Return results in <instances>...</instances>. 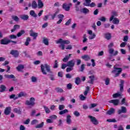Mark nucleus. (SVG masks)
I'll list each match as a JSON object with an SVG mask.
<instances>
[{
    "label": "nucleus",
    "mask_w": 130,
    "mask_h": 130,
    "mask_svg": "<svg viewBox=\"0 0 130 130\" xmlns=\"http://www.w3.org/2000/svg\"><path fill=\"white\" fill-rule=\"evenodd\" d=\"M41 71L43 75H47V73L52 74L50 66L48 65L47 63H45L44 65H43V64L41 65Z\"/></svg>",
    "instance_id": "f257e3e1"
},
{
    "label": "nucleus",
    "mask_w": 130,
    "mask_h": 130,
    "mask_svg": "<svg viewBox=\"0 0 130 130\" xmlns=\"http://www.w3.org/2000/svg\"><path fill=\"white\" fill-rule=\"evenodd\" d=\"M56 44H61L59 46V47L61 48L62 50H64V44L68 45L71 43V41L69 40H63L62 39H59L58 40L55 41Z\"/></svg>",
    "instance_id": "f03ea898"
},
{
    "label": "nucleus",
    "mask_w": 130,
    "mask_h": 130,
    "mask_svg": "<svg viewBox=\"0 0 130 130\" xmlns=\"http://www.w3.org/2000/svg\"><path fill=\"white\" fill-rule=\"evenodd\" d=\"M121 72H122V69H121V68H117V66L116 65H115L114 66V70L112 71L111 73L112 74H114V73H116L114 76V78H116V77H119Z\"/></svg>",
    "instance_id": "7ed1b4c3"
},
{
    "label": "nucleus",
    "mask_w": 130,
    "mask_h": 130,
    "mask_svg": "<svg viewBox=\"0 0 130 130\" xmlns=\"http://www.w3.org/2000/svg\"><path fill=\"white\" fill-rule=\"evenodd\" d=\"M25 105L30 106V107H34L35 106V99L31 97L29 99V101H26Z\"/></svg>",
    "instance_id": "20e7f679"
},
{
    "label": "nucleus",
    "mask_w": 130,
    "mask_h": 130,
    "mask_svg": "<svg viewBox=\"0 0 130 130\" xmlns=\"http://www.w3.org/2000/svg\"><path fill=\"white\" fill-rule=\"evenodd\" d=\"M73 4L69 3V4L67 3H64L62 5V9L66 10L67 12H69L71 10V7H72Z\"/></svg>",
    "instance_id": "39448f33"
},
{
    "label": "nucleus",
    "mask_w": 130,
    "mask_h": 130,
    "mask_svg": "<svg viewBox=\"0 0 130 130\" xmlns=\"http://www.w3.org/2000/svg\"><path fill=\"white\" fill-rule=\"evenodd\" d=\"M88 118L90 119V121L93 123V124H94V125H97V124H99V122H98V120L97 119H96V117L89 115Z\"/></svg>",
    "instance_id": "423d86ee"
},
{
    "label": "nucleus",
    "mask_w": 130,
    "mask_h": 130,
    "mask_svg": "<svg viewBox=\"0 0 130 130\" xmlns=\"http://www.w3.org/2000/svg\"><path fill=\"white\" fill-rule=\"evenodd\" d=\"M10 54H11V55H13V56H14V57H15V58H17V57H19V51L17 50H12L10 51Z\"/></svg>",
    "instance_id": "0eeeda50"
},
{
    "label": "nucleus",
    "mask_w": 130,
    "mask_h": 130,
    "mask_svg": "<svg viewBox=\"0 0 130 130\" xmlns=\"http://www.w3.org/2000/svg\"><path fill=\"white\" fill-rule=\"evenodd\" d=\"M10 40L7 39L6 38H4L0 41V43L2 45H8V44L10 43Z\"/></svg>",
    "instance_id": "6e6552de"
},
{
    "label": "nucleus",
    "mask_w": 130,
    "mask_h": 130,
    "mask_svg": "<svg viewBox=\"0 0 130 130\" xmlns=\"http://www.w3.org/2000/svg\"><path fill=\"white\" fill-rule=\"evenodd\" d=\"M75 59H72L70 61H69L67 62V67H69V68H74V67H75Z\"/></svg>",
    "instance_id": "1a4fd4ad"
},
{
    "label": "nucleus",
    "mask_w": 130,
    "mask_h": 130,
    "mask_svg": "<svg viewBox=\"0 0 130 130\" xmlns=\"http://www.w3.org/2000/svg\"><path fill=\"white\" fill-rule=\"evenodd\" d=\"M109 103H112L115 106H117L119 104V99L111 100L109 101Z\"/></svg>",
    "instance_id": "9d476101"
},
{
    "label": "nucleus",
    "mask_w": 130,
    "mask_h": 130,
    "mask_svg": "<svg viewBox=\"0 0 130 130\" xmlns=\"http://www.w3.org/2000/svg\"><path fill=\"white\" fill-rule=\"evenodd\" d=\"M63 18H64V15L63 14H59L58 15V18L59 19L58 21H57V24L59 25V24H61L62 22V20H63Z\"/></svg>",
    "instance_id": "9b49d317"
},
{
    "label": "nucleus",
    "mask_w": 130,
    "mask_h": 130,
    "mask_svg": "<svg viewBox=\"0 0 130 130\" xmlns=\"http://www.w3.org/2000/svg\"><path fill=\"white\" fill-rule=\"evenodd\" d=\"M30 32V36H31L33 37L34 40H36L37 37H38V33L37 32H33V29H31L29 31Z\"/></svg>",
    "instance_id": "f8f14e48"
},
{
    "label": "nucleus",
    "mask_w": 130,
    "mask_h": 130,
    "mask_svg": "<svg viewBox=\"0 0 130 130\" xmlns=\"http://www.w3.org/2000/svg\"><path fill=\"white\" fill-rule=\"evenodd\" d=\"M127 110H126V108L125 107H121V109H119L118 110V114H121V113H125Z\"/></svg>",
    "instance_id": "ddd939ff"
},
{
    "label": "nucleus",
    "mask_w": 130,
    "mask_h": 130,
    "mask_svg": "<svg viewBox=\"0 0 130 130\" xmlns=\"http://www.w3.org/2000/svg\"><path fill=\"white\" fill-rule=\"evenodd\" d=\"M120 83L119 84L120 92H123V85H124V80L120 79Z\"/></svg>",
    "instance_id": "4468645a"
},
{
    "label": "nucleus",
    "mask_w": 130,
    "mask_h": 130,
    "mask_svg": "<svg viewBox=\"0 0 130 130\" xmlns=\"http://www.w3.org/2000/svg\"><path fill=\"white\" fill-rule=\"evenodd\" d=\"M13 112L17 113V114H22V109L21 108H15L13 109Z\"/></svg>",
    "instance_id": "2eb2a0df"
},
{
    "label": "nucleus",
    "mask_w": 130,
    "mask_h": 130,
    "mask_svg": "<svg viewBox=\"0 0 130 130\" xmlns=\"http://www.w3.org/2000/svg\"><path fill=\"white\" fill-rule=\"evenodd\" d=\"M72 116L71 115H68L67 116L66 122L67 124H71L72 123Z\"/></svg>",
    "instance_id": "dca6fc26"
},
{
    "label": "nucleus",
    "mask_w": 130,
    "mask_h": 130,
    "mask_svg": "<svg viewBox=\"0 0 130 130\" xmlns=\"http://www.w3.org/2000/svg\"><path fill=\"white\" fill-rule=\"evenodd\" d=\"M11 107H6L4 111L5 115H9V114L11 113Z\"/></svg>",
    "instance_id": "f3484780"
},
{
    "label": "nucleus",
    "mask_w": 130,
    "mask_h": 130,
    "mask_svg": "<svg viewBox=\"0 0 130 130\" xmlns=\"http://www.w3.org/2000/svg\"><path fill=\"white\" fill-rule=\"evenodd\" d=\"M114 17H117V12H116V11L112 12L111 17L110 18V22L112 21V20H113Z\"/></svg>",
    "instance_id": "a211bd4d"
},
{
    "label": "nucleus",
    "mask_w": 130,
    "mask_h": 130,
    "mask_svg": "<svg viewBox=\"0 0 130 130\" xmlns=\"http://www.w3.org/2000/svg\"><path fill=\"white\" fill-rule=\"evenodd\" d=\"M20 19L23 21H27L29 19V16L28 15H20Z\"/></svg>",
    "instance_id": "6ab92c4d"
},
{
    "label": "nucleus",
    "mask_w": 130,
    "mask_h": 130,
    "mask_svg": "<svg viewBox=\"0 0 130 130\" xmlns=\"http://www.w3.org/2000/svg\"><path fill=\"white\" fill-rule=\"evenodd\" d=\"M0 92L1 93H3L4 92H6V90L7 89V87H6V85L4 84H2L0 85Z\"/></svg>",
    "instance_id": "aec40b11"
},
{
    "label": "nucleus",
    "mask_w": 130,
    "mask_h": 130,
    "mask_svg": "<svg viewBox=\"0 0 130 130\" xmlns=\"http://www.w3.org/2000/svg\"><path fill=\"white\" fill-rule=\"evenodd\" d=\"M38 6L39 9H42L44 6V4H43V3L41 0H38Z\"/></svg>",
    "instance_id": "412c9836"
},
{
    "label": "nucleus",
    "mask_w": 130,
    "mask_h": 130,
    "mask_svg": "<svg viewBox=\"0 0 130 130\" xmlns=\"http://www.w3.org/2000/svg\"><path fill=\"white\" fill-rule=\"evenodd\" d=\"M115 112V110L113 108H111L109 111L107 112V114L109 115H111V114H113Z\"/></svg>",
    "instance_id": "4be33fe9"
},
{
    "label": "nucleus",
    "mask_w": 130,
    "mask_h": 130,
    "mask_svg": "<svg viewBox=\"0 0 130 130\" xmlns=\"http://www.w3.org/2000/svg\"><path fill=\"white\" fill-rule=\"evenodd\" d=\"M26 96H27V93H24V92L23 91H21L20 92H19L18 94V98H21V97H26Z\"/></svg>",
    "instance_id": "5701e85b"
},
{
    "label": "nucleus",
    "mask_w": 130,
    "mask_h": 130,
    "mask_svg": "<svg viewBox=\"0 0 130 130\" xmlns=\"http://www.w3.org/2000/svg\"><path fill=\"white\" fill-rule=\"evenodd\" d=\"M89 79H90V80L88 81V83H89V84H93L94 83V80L95 79V76H94V75H91V76H89Z\"/></svg>",
    "instance_id": "b1692460"
},
{
    "label": "nucleus",
    "mask_w": 130,
    "mask_h": 130,
    "mask_svg": "<svg viewBox=\"0 0 130 130\" xmlns=\"http://www.w3.org/2000/svg\"><path fill=\"white\" fill-rule=\"evenodd\" d=\"M81 58H82V59H84L85 61H88V60H90V59H91V58H90V56H89L88 55L82 56Z\"/></svg>",
    "instance_id": "393cba45"
},
{
    "label": "nucleus",
    "mask_w": 130,
    "mask_h": 130,
    "mask_svg": "<svg viewBox=\"0 0 130 130\" xmlns=\"http://www.w3.org/2000/svg\"><path fill=\"white\" fill-rule=\"evenodd\" d=\"M43 43H44L45 45H49V42L48 41V39L45 37L43 38Z\"/></svg>",
    "instance_id": "a878e982"
},
{
    "label": "nucleus",
    "mask_w": 130,
    "mask_h": 130,
    "mask_svg": "<svg viewBox=\"0 0 130 130\" xmlns=\"http://www.w3.org/2000/svg\"><path fill=\"white\" fill-rule=\"evenodd\" d=\"M113 24H115V25H118L119 24V19H118L117 18L115 17L112 20Z\"/></svg>",
    "instance_id": "bb28decb"
},
{
    "label": "nucleus",
    "mask_w": 130,
    "mask_h": 130,
    "mask_svg": "<svg viewBox=\"0 0 130 130\" xmlns=\"http://www.w3.org/2000/svg\"><path fill=\"white\" fill-rule=\"evenodd\" d=\"M5 78L6 79H15V76L13 74L9 75V74H6L4 75Z\"/></svg>",
    "instance_id": "cd10ccee"
},
{
    "label": "nucleus",
    "mask_w": 130,
    "mask_h": 130,
    "mask_svg": "<svg viewBox=\"0 0 130 130\" xmlns=\"http://www.w3.org/2000/svg\"><path fill=\"white\" fill-rule=\"evenodd\" d=\"M71 55L72 54H69L68 56H66L62 59V61L63 62H67V61H69V59H70V57H71Z\"/></svg>",
    "instance_id": "c85d7f7f"
},
{
    "label": "nucleus",
    "mask_w": 130,
    "mask_h": 130,
    "mask_svg": "<svg viewBox=\"0 0 130 130\" xmlns=\"http://www.w3.org/2000/svg\"><path fill=\"white\" fill-rule=\"evenodd\" d=\"M29 14L34 18H37V14L35 13V11H34V10L30 11Z\"/></svg>",
    "instance_id": "c756f323"
},
{
    "label": "nucleus",
    "mask_w": 130,
    "mask_h": 130,
    "mask_svg": "<svg viewBox=\"0 0 130 130\" xmlns=\"http://www.w3.org/2000/svg\"><path fill=\"white\" fill-rule=\"evenodd\" d=\"M16 70L18 72H21L22 70H24V66L22 64H19L16 67Z\"/></svg>",
    "instance_id": "7c9ffc66"
},
{
    "label": "nucleus",
    "mask_w": 130,
    "mask_h": 130,
    "mask_svg": "<svg viewBox=\"0 0 130 130\" xmlns=\"http://www.w3.org/2000/svg\"><path fill=\"white\" fill-rule=\"evenodd\" d=\"M55 90L57 93H63L64 92L63 89L60 87H56Z\"/></svg>",
    "instance_id": "2f4dec72"
},
{
    "label": "nucleus",
    "mask_w": 130,
    "mask_h": 130,
    "mask_svg": "<svg viewBox=\"0 0 130 130\" xmlns=\"http://www.w3.org/2000/svg\"><path fill=\"white\" fill-rule=\"evenodd\" d=\"M31 7L32 9H37V7H38V5H37L36 1H32L31 3Z\"/></svg>",
    "instance_id": "473e14b6"
},
{
    "label": "nucleus",
    "mask_w": 130,
    "mask_h": 130,
    "mask_svg": "<svg viewBox=\"0 0 130 130\" xmlns=\"http://www.w3.org/2000/svg\"><path fill=\"white\" fill-rule=\"evenodd\" d=\"M30 41H31V38L30 37H27L24 44L25 46H28V45L30 44Z\"/></svg>",
    "instance_id": "72a5a7b5"
},
{
    "label": "nucleus",
    "mask_w": 130,
    "mask_h": 130,
    "mask_svg": "<svg viewBox=\"0 0 130 130\" xmlns=\"http://www.w3.org/2000/svg\"><path fill=\"white\" fill-rule=\"evenodd\" d=\"M105 38L107 40H110L111 39V34L110 33H106L105 34Z\"/></svg>",
    "instance_id": "f704fd0d"
},
{
    "label": "nucleus",
    "mask_w": 130,
    "mask_h": 130,
    "mask_svg": "<svg viewBox=\"0 0 130 130\" xmlns=\"http://www.w3.org/2000/svg\"><path fill=\"white\" fill-rule=\"evenodd\" d=\"M16 29H20V25L16 24L13 26V28L11 29V32H15Z\"/></svg>",
    "instance_id": "c9c22d12"
},
{
    "label": "nucleus",
    "mask_w": 130,
    "mask_h": 130,
    "mask_svg": "<svg viewBox=\"0 0 130 130\" xmlns=\"http://www.w3.org/2000/svg\"><path fill=\"white\" fill-rule=\"evenodd\" d=\"M68 112H69V110L68 109H64L63 110H62L59 112V114L60 115H62V114H64L65 113H68Z\"/></svg>",
    "instance_id": "e433bc0d"
},
{
    "label": "nucleus",
    "mask_w": 130,
    "mask_h": 130,
    "mask_svg": "<svg viewBox=\"0 0 130 130\" xmlns=\"http://www.w3.org/2000/svg\"><path fill=\"white\" fill-rule=\"evenodd\" d=\"M75 83L76 85H80V83H81V78H80V77H76Z\"/></svg>",
    "instance_id": "4c0bfd02"
},
{
    "label": "nucleus",
    "mask_w": 130,
    "mask_h": 130,
    "mask_svg": "<svg viewBox=\"0 0 130 130\" xmlns=\"http://www.w3.org/2000/svg\"><path fill=\"white\" fill-rule=\"evenodd\" d=\"M23 34H25V30H21L20 32H18L17 36V37H21V35H23Z\"/></svg>",
    "instance_id": "58836bf2"
},
{
    "label": "nucleus",
    "mask_w": 130,
    "mask_h": 130,
    "mask_svg": "<svg viewBox=\"0 0 130 130\" xmlns=\"http://www.w3.org/2000/svg\"><path fill=\"white\" fill-rule=\"evenodd\" d=\"M44 125V122H42L41 123L39 124L36 126V128H41V127H43Z\"/></svg>",
    "instance_id": "ea45409f"
},
{
    "label": "nucleus",
    "mask_w": 130,
    "mask_h": 130,
    "mask_svg": "<svg viewBox=\"0 0 130 130\" xmlns=\"http://www.w3.org/2000/svg\"><path fill=\"white\" fill-rule=\"evenodd\" d=\"M58 13V12H57V11H56L53 14L51 15L52 20H54V19H55V18L57 16Z\"/></svg>",
    "instance_id": "a19ab883"
},
{
    "label": "nucleus",
    "mask_w": 130,
    "mask_h": 130,
    "mask_svg": "<svg viewBox=\"0 0 130 130\" xmlns=\"http://www.w3.org/2000/svg\"><path fill=\"white\" fill-rule=\"evenodd\" d=\"M58 68V61L55 60L54 61V66H53V69H57Z\"/></svg>",
    "instance_id": "79ce46f5"
},
{
    "label": "nucleus",
    "mask_w": 130,
    "mask_h": 130,
    "mask_svg": "<svg viewBox=\"0 0 130 130\" xmlns=\"http://www.w3.org/2000/svg\"><path fill=\"white\" fill-rule=\"evenodd\" d=\"M43 108L44 109V110L46 112V113H50V110H49V108H48V107L44 106Z\"/></svg>",
    "instance_id": "37998d69"
},
{
    "label": "nucleus",
    "mask_w": 130,
    "mask_h": 130,
    "mask_svg": "<svg viewBox=\"0 0 130 130\" xmlns=\"http://www.w3.org/2000/svg\"><path fill=\"white\" fill-rule=\"evenodd\" d=\"M37 123H38V120L37 119H34L31 121L30 124L31 125H34L37 124Z\"/></svg>",
    "instance_id": "c03bdc74"
},
{
    "label": "nucleus",
    "mask_w": 130,
    "mask_h": 130,
    "mask_svg": "<svg viewBox=\"0 0 130 130\" xmlns=\"http://www.w3.org/2000/svg\"><path fill=\"white\" fill-rule=\"evenodd\" d=\"M9 98H10V99H14V100H17L18 97L16 96V94H11Z\"/></svg>",
    "instance_id": "a18cd8bd"
},
{
    "label": "nucleus",
    "mask_w": 130,
    "mask_h": 130,
    "mask_svg": "<svg viewBox=\"0 0 130 130\" xmlns=\"http://www.w3.org/2000/svg\"><path fill=\"white\" fill-rule=\"evenodd\" d=\"M89 9L86 8H84L82 9V13H83V14H88V13H89Z\"/></svg>",
    "instance_id": "49530a36"
},
{
    "label": "nucleus",
    "mask_w": 130,
    "mask_h": 130,
    "mask_svg": "<svg viewBox=\"0 0 130 130\" xmlns=\"http://www.w3.org/2000/svg\"><path fill=\"white\" fill-rule=\"evenodd\" d=\"M121 105H123V104H124V105H125V106H128V104H126V103H125V98H123L122 99V100H121Z\"/></svg>",
    "instance_id": "de8ad7c7"
},
{
    "label": "nucleus",
    "mask_w": 130,
    "mask_h": 130,
    "mask_svg": "<svg viewBox=\"0 0 130 130\" xmlns=\"http://www.w3.org/2000/svg\"><path fill=\"white\" fill-rule=\"evenodd\" d=\"M120 93H116L113 94V98H117V97H120Z\"/></svg>",
    "instance_id": "09e8293b"
},
{
    "label": "nucleus",
    "mask_w": 130,
    "mask_h": 130,
    "mask_svg": "<svg viewBox=\"0 0 130 130\" xmlns=\"http://www.w3.org/2000/svg\"><path fill=\"white\" fill-rule=\"evenodd\" d=\"M67 88L68 90H71L73 88V85L72 83H69L67 85Z\"/></svg>",
    "instance_id": "8fccbe9b"
},
{
    "label": "nucleus",
    "mask_w": 130,
    "mask_h": 130,
    "mask_svg": "<svg viewBox=\"0 0 130 130\" xmlns=\"http://www.w3.org/2000/svg\"><path fill=\"white\" fill-rule=\"evenodd\" d=\"M74 70V68L73 67H68L66 69L67 73H70V72H72Z\"/></svg>",
    "instance_id": "3c124183"
},
{
    "label": "nucleus",
    "mask_w": 130,
    "mask_h": 130,
    "mask_svg": "<svg viewBox=\"0 0 130 130\" xmlns=\"http://www.w3.org/2000/svg\"><path fill=\"white\" fill-rule=\"evenodd\" d=\"M84 70H85V65L84 64H82L81 66L79 72H84Z\"/></svg>",
    "instance_id": "603ef678"
},
{
    "label": "nucleus",
    "mask_w": 130,
    "mask_h": 130,
    "mask_svg": "<svg viewBox=\"0 0 130 130\" xmlns=\"http://www.w3.org/2000/svg\"><path fill=\"white\" fill-rule=\"evenodd\" d=\"M95 6H96V4H95V3L94 2H92L88 6V7H90V8H94V7Z\"/></svg>",
    "instance_id": "864d4df0"
},
{
    "label": "nucleus",
    "mask_w": 130,
    "mask_h": 130,
    "mask_svg": "<svg viewBox=\"0 0 130 130\" xmlns=\"http://www.w3.org/2000/svg\"><path fill=\"white\" fill-rule=\"evenodd\" d=\"M91 4V0H85L86 7H88Z\"/></svg>",
    "instance_id": "5fc2aeb1"
},
{
    "label": "nucleus",
    "mask_w": 130,
    "mask_h": 130,
    "mask_svg": "<svg viewBox=\"0 0 130 130\" xmlns=\"http://www.w3.org/2000/svg\"><path fill=\"white\" fill-rule=\"evenodd\" d=\"M107 121L108 122H116V120L115 119H108Z\"/></svg>",
    "instance_id": "6e6d98bb"
},
{
    "label": "nucleus",
    "mask_w": 130,
    "mask_h": 130,
    "mask_svg": "<svg viewBox=\"0 0 130 130\" xmlns=\"http://www.w3.org/2000/svg\"><path fill=\"white\" fill-rule=\"evenodd\" d=\"M31 82L32 83H35L36 82H37V78L34 76H32L31 78Z\"/></svg>",
    "instance_id": "4d7b16f0"
},
{
    "label": "nucleus",
    "mask_w": 130,
    "mask_h": 130,
    "mask_svg": "<svg viewBox=\"0 0 130 130\" xmlns=\"http://www.w3.org/2000/svg\"><path fill=\"white\" fill-rule=\"evenodd\" d=\"M88 39H87V35L86 34H84L83 35V43H85V42H87Z\"/></svg>",
    "instance_id": "13d9d810"
},
{
    "label": "nucleus",
    "mask_w": 130,
    "mask_h": 130,
    "mask_svg": "<svg viewBox=\"0 0 130 130\" xmlns=\"http://www.w3.org/2000/svg\"><path fill=\"white\" fill-rule=\"evenodd\" d=\"M109 83H110V79L108 78H107L105 80L106 85L108 86V85H109Z\"/></svg>",
    "instance_id": "bf43d9fd"
},
{
    "label": "nucleus",
    "mask_w": 130,
    "mask_h": 130,
    "mask_svg": "<svg viewBox=\"0 0 130 130\" xmlns=\"http://www.w3.org/2000/svg\"><path fill=\"white\" fill-rule=\"evenodd\" d=\"M73 114L77 117H78V116L80 115V113L78 112V111H75Z\"/></svg>",
    "instance_id": "052dcab7"
},
{
    "label": "nucleus",
    "mask_w": 130,
    "mask_h": 130,
    "mask_svg": "<svg viewBox=\"0 0 130 130\" xmlns=\"http://www.w3.org/2000/svg\"><path fill=\"white\" fill-rule=\"evenodd\" d=\"M9 38H10V39H16L17 36H16L15 35H11L9 36Z\"/></svg>",
    "instance_id": "680f3d73"
},
{
    "label": "nucleus",
    "mask_w": 130,
    "mask_h": 130,
    "mask_svg": "<svg viewBox=\"0 0 130 130\" xmlns=\"http://www.w3.org/2000/svg\"><path fill=\"white\" fill-rule=\"evenodd\" d=\"M49 78L51 81H54L55 80V78H54V75L53 74H50Z\"/></svg>",
    "instance_id": "e2e57ef3"
},
{
    "label": "nucleus",
    "mask_w": 130,
    "mask_h": 130,
    "mask_svg": "<svg viewBox=\"0 0 130 130\" xmlns=\"http://www.w3.org/2000/svg\"><path fill=\"white\" fill-rule=\"evenodd\" d=\"M59 108V110H60V111L63 110L64 109V105H60L59 106V108Z\"/></svg>",
    "instance_id": "0e129e2a"
},
{
    "label": "nucleus",
    "mask_w": 130,
    "mask_h": 130,
    "mask_svg": "<svg viewBox=\"0 0 130 130\" xmlns=\"http://www.w3.org/2000/svg\"><path fill=\"white\" fill-rule=\"evenodd\" d=\"M50 119H56L57 118V116L55 115H52L50 116Z\"/></svg>",
    "instance_id": "69168bd1"
},
{
    "label": "nucleus",
    "mask_w": 130,
    "mask_h": 130,
    "mask_svg": "<svg viewBox=\"0 0 130 130\" xmlns=\"http://www.w3.org/2000/svg\"><path fill=\"white\" fill-rule=\"evenodd\" d=\"M71 22H72V19H69L68 20V21L66 22V23H65L66 26H69V25H70V24H71Z\"/></svg>",
    "instance_id": "338daca9"
},
{
    "label": "nucleus",
    "mask_w": 130,
    "mask_h": 130,
    "mask_svg": "<svg viewBox=\"0 0 130 130\" xmlns=\"http://www.w3.org/2000/svg\"><path fill=\"white\" fill-rule=\"evenodd\" d=\"M99 20L100 21H101L102 22H106V18L105 17H102Z\"/></svg>",
    "instance_id": "774afa93"
}]
</instances>
